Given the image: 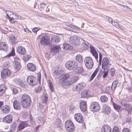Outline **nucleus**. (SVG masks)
Instances as JSON below:
<instances>
[{
  "label": "nucleus",
  "mask_w": 132,
  "mask_h": 132,
  "mask_svg": "<svg viewBox=\"0 0 132 132\" xmlns=\"http://www.w3.org/2000/svg\"><path fill=\"white\" fill-rule=\"evenodd\" d=\"M21 102L22 107L26 109L30 106L32 101L30 97L28 95L24 94L21 96Z\"/></svg>",
  "instance_id": "obj_1"
},
{
  "label": "nucleus",
  "mask_w": 132,
  "mask_h": 132,
  "mask_svg": "<svg viewBox=\"0 0 132 132\" xmlns=\"http://www.w3.org/2000/svg\"><path fill=\"white\" fill-rule=\"evenodd\" d=\"M67 69L70 70H75L77 68V62L73 61H68L65 64Z\"/></svg>",
  "instance_id": "obj_2"
},
{
  "label": "nucleus",
  "mask_w": 132,
  "mask_h": 132,
  "mask_svg": "<svg viewBox=\"0 0 132 132\" xmlns=\"http://www.w3.org/2000/svg\"><path fill=\"white\" fill-rule=\"evenodd\" d=\"M50 34L49 35H46L42 38L40 43L41 44L43 45H51L52 43L50 42Z\"/></svg>",
  "instance_id": "obj_3"
},
{
  "label": "nucleus",
  "mask_w": 132,
  "mask_h": 132,
  "mask_svg": "<svg viewBox=\"0 0 132 132\" xmlns=\"http://www.w3.org/2000/svg\"><path fill=\"white\" fill-rule=\"evenodd\" d=\"M84 62L86 67L88 69H92L93 66L94 62L92 58L90 57H87L85 58Z\"/></svg>",
  "instance_id": "obj_4"
},
{
  "label": "nucleus",
  "mask_w": 132,
  "mask_h": 132,
  "mask_svg": "<svg viewBox=\"0 0 132 132\" xmlns=\"http://www.w3.org/2000/svg\"><path fill=\"white\" fill-rule=\"evenodd\" d=\"M65 127L67 130L69 132H72L74 130V125L73 122L71 120H69L66 121Z\"/></svg>",
  "instance_id": "obj_5"
},
{
  "label": "nucleus",
  "mask_w": 132,
  "mask_h": 132,
  "mask_svg": "<svg viewBox=\"0 0 132 132\" xmlns=\"http://www.w3.org/2000/svg\"><path fill=\"white\" fill-rule=\"evenodd\" d=\"M70 77V75L68 73L60 75L59 78V83L60 84H62L63 85L65 82V80L68 79Z\"/></svg>",
  "instance_id": "obj_6"
},
{
  "label": "nucleus",
  "mask_w": 132,
  "mask_h": 132,
  "mask_svg": "<svg viewBox=\"0 0 132 132\" xmlns=\"http://www.w3.org/2000/svg\"><path fill=\"white\" fill-rule=\"evenodd\" d=\"M128 103V101L125 100H122L120 102L121 105L124 107L125 109L129 111L131 110L132 108Z\"/></svg>",
  "instance_id": "obj_7"
},
{
  "label": "nucleus",
  "mask_w": 132,
  "mask_h": 132,
  "mask_svg": "<svg viewBox=\"0 0 132 132\" xmlns=\"http://www.w3.org/2000/svg\"><path fill=\"white\" fill-rule=\"evenodd\" d=\"M27 81L30 85H33L37 83L36 78L33 76H29L27 78Z\"/></svg>",
  "instance_id": "obj_8"
},
{
  "label": "nucleus",
  "mask_w": 132,
  "mask_h": 132,
  "mask_svg": "<svg viewBox=\"0 0 132 132\" xmlns=\"http://www.w3.org/2000/svg\"><path fill=\"white\" fill-rule=\"evenodd\" d=\"M14 58L15 63L14 68L15 70L16 71H18L21 68L20 63V59L19 58L17 57H15Z\"/></svg>",
  "instance_id": "obj_9"
},
{
  "label": "nucleus",
  "mask_w": 132,
  "mask_h": 132,
  "mask_svg": "<svg viewBox=\"0 0 132 132\" xmlns=\"http://www.w3.org/2000/svg\"><path fill=\"white\" fill-rule=\"evenodd\" d=\"M90 107L92 109L93 111L95 112L98 111L100 109L99 104L96 102H93L91 104Z\"/></svg>",
  "instance_id": "obj_10"
},
{
  "label": "nucleus",
  "mask_w": 132,
  "mask_h": 132,
  "mask_svg": "<svg viewBox=\"0 0 132 132\" xmlns=\"http://www.w3.org/2000/svg\"><path fill=\"white\" fill-rule=\"evenodd\" d=\"M51 38V41L52 43V42L55 43H58L60 41L61 38L58 35H53L50 34Z\"/></svg>",
  "instance_id": "obj_11"
},
{
  "label": "nucleus",
  "mask_w": 132,
  "mask_h": 132,
  "mask_svg": "<svg viewBox=\"0 0 132 132\" xmlns=\"http://www.w3.org/2000/svg\"><path fill=\"white\" fill-rule=\"evenodd\" d=\"M75 119L78 122L81 123L84 121L83 118L82 114L80 113H76L75 115Z\"/></svg>",
  "instance_id": "obj_12"
},
{
  "label": "nucleus",
  "mask_w": 132,
  "mask_h": 132,
  "mask_svg": "<svg viewBox=\"0 0 132 132\" xmlns=\"http://www.w3.org/2000/svg\"><path fill=\"white\" fill-rule=\"evenodd\" d=\"M11 73L10 70L7 68L4 69L1 72V76L2 77L4 78L9 76Z\"/></svg>",
  "instance_id": "obj_13"
},
{
  "label": "nucleus",
  "mask_w": 132,
  "mask_h": 132,
  "mask_svg": "<svg viewBox=\"0 0 132 132\" xmlns=\"http://www.w3.org/2000/svg\"><path fill=\"white\" fill-rule=\"evenodd\" d=\"M81 97L83 98H87L88 97H91L92 95L90 91L86 90L83 91L81 94Z\"/></svg>",
  "instance_id": "obj_14"
},
{
  "label": "nucleus",
  "mask_w": 132,
  "mask_h": 132,
  "mask_svg": "<svg viewBox=\"0 0 132 132\" xmlns=\"http://www.w3.org/2000/svg\"><path fill=\"white\" fill-rule=\"evenodd\" d=\"M17 52L20 54L24 55L26 53V51L24 48L21 46L16 47Z\"/></svg>",
  "instance_id": "obj_15"
},
{
  "label": "nucleus",
  "mask_w": 132,
  "mask_h": 132,
  "mask_svg": "<svg viewBox=\"0 0 132 132\" xmlns=\"http://www.w3.org/2000/svg\"><path fill=\"white\" fill-rule=\"evenodd\" d=\"M60 49V47L59 45L52 46L51 48V52L54 53H56L59 52Z\"/></svg>",
  "instance_id": "obj_16"
},
{
  "label": "nucleus",
  "mask_w": 132,
  "mask_h": 132,
  "mask_svg": "<svg viewBox=\"0 0 132 132\" xmlns=\"http://www.w3.org/2000/svg\"><path fill=\"white\" fill-rule=\"evenodd\" d=\"M28 124L27 121H23L21 122L18 127V129L19 130H22L24 128L28 126Z\"/></svg>",
  "instance_id": "obj_17"
},
{
  "label": "nucleus",
  "mask_w": 132,
  "mask_h": 132,
  "mask_svg": "<svg viewBox=\"0 0 132 132\" xmlns=\"http://www.w3.org/2000/svg\"><path fill=\"white\" fill-rule=\"evenodd\" d=\"M1 110L3 113H8L10 111V107L9 105H6L4 106Z\"/></svg>",
  "instance_id": "obj_18"
},
{
  "label": "nucleus",
  "mask_w": 132,
  "mask_h": 132,
  "mask_svg": "<svg viewBox=\"0 0 132 132\" xmlns=\"http://www.w3.org/2000/svg\"><path fill=\"white\" fill-rule=\"evenodd\" d=\"M13 107L16 110H19L21 108V105L20 101L17 100L14 101L13 102Z\"/></svg>",
  "instance_id": "obj_19"
},
{
  "label": "nucleus",
  "mask_w": 132,
  "mask_h": 132,
  "mask_svg": "<svg viewBox=\"0 0 132 132\" xmlns=\"http://www.w3.org/2000/svg\"><path fill=\"white\" fill-rule=\"evenodd\" d=\"M101 132H111V129L108 125H105L102 128Z\"/></svg>",
  "instance_id": "obj_20"
},
{
  "label": "nucleus",
  "mask_w": 132,
  "mask_h": 132,
  "mask_svg": "<svg viewBox=\"0 0 132 132\" xmlns=\"http://www.w3.org/2000/svg\"><path fill=\"white\" fill-rule=\"evenodd\" d=\"M90 48L92 54L95 57L96 59H97L98 58V54L95 49L93 46H91L90 47Z\"/></svg>",
  "instance_id": "obj_21"
},
{
  "label": "nucleus",
  "mask_w": 132,
  "mask_h": 132,
  "mask_svg": "<svg viewBox=\"0 0 132 132\" xmlns=\"http://www.w3.org/2000/svg\"><path fill=\"white\" fill-rule=\"evenodd\" d=\"M3 122L6 123H10L12 121V117L11 115H8L3 118Z\"/></svg>",
  "instance_id": "obj_22"
},
{
  "label": "nucleus",
  "mask_w": 132,
  "mask_h": 132,
  "mask_svg": "<svg viewBox=\"0 0 132 132\" xmlns=\"http://www.w3.org/2000/svg\"><path fill=\"white\" fill-rule=\"evenodd\" d=\"M80 108L82 111L85 112L87 109L86 104V102L84 101H82L80 103Z\"/></svg>",
  "instance_id": "obj_23"
},
{
  "label": "nucleus",
  "mask_w": 132,
  "mask_h": 132,
  "mask_svg": "<svg viewBox=\"0 0 132 132\" xmlns=\"http://www.w3.org/2000/svg\"><path fill=\"white\" fill-rule=\"evenodd\" d=\"M7 45L4 42H1L0 43V50L5 51H7L8 50Z\"/></svg>",
  "instance_id": "obj_24"
},
{
  "label": "nucleus",
  "mask_w": 132,
  "mask_h": 132,
  "mask_svg": "<svg viewBox=\"0 0 132 132\" xmlns=\"http://www.w3.org/2000/svg\"><path fill=\"white\" fill-rule=\"evenodd\" d=\"M27 67L29 70L31 71H34L36 70L35 65L32 63H28L27 65Z\"/></svg>",
  "instance_id": "obj_25"
},
{
  "label": "nucleus",
  "mask_w": 132,
  "mask_h": 132,
  "mask_svg": "<svg viewBox=\"0 0 132 132\" xmlns=\"http://www.w3.org/2000/svg\"><path fill=\"white\" fill-rule=\"evenodd\" d=\"M111 89V87L110 86H108L105 87L104 89L102 88L101 90L102 93H109Z\"/></svg>",
  "instance_id": "obj_26"
},
{
  "label": "nucleus",
  "mask_w": 132,
  "mask_h": 132,
  "mask_svg": "<svg viewBox=\"0 0 132 132\" xmlns=\"http://www.w3.org/2000/svg\"><path fill=\"white\" fill-rule=\"evenodd\" d=\"M73 83L70 79L69 80L65 82L63 84V87L65 88L72 85Z\"/></svg>",
  "instance_id": "obj_27"
},
{
  "label": "nucleus",
  "mask_w": 132,
  "mask_h": 132,
  "mask_svg": "<svg viewBox=\"0 0 132 132\" xmlns=\"http://www.w3.org/2000/svg\"><path fill=\"white\" fill-rule=\"evenodd\" d=\"M6 89V87L3 84L0 85V96L3 95Z\"/></svg>",
  "instance_id": "obj_28"
},
{
  "label": "nucleus",
  "mask_w": 132,
  "mask_h": 132,
  "mask_svg": "<svg viewBox=\"0 0 132 132\" xmlns=\"http://www.w3.org/2000/svg\"><path fill=\"white\" fill-rule=\"evenodd\" d=\"M37 121L38 122L40 125H42L45 122L44 118L40 117H38Z\"/></svg>",
  "instance_id": "obj_29"
},
{
  "label": "nucleus",
  "mask_w": 132,
  "mask_h": 132,
  "mask_svg": "<svg viewBox=\"0 0 132 132\" xmlns=\"http://www.w3.org/2000/svg\"><path fill=\"white\" fill-rule=\"evenodd\" d=\"M78 36L76 35H74L73 36H71L70 38L69 42H70L73 45V44L74 43V42L76 41L75 40Z\"/></svg>",
  "instance_id": "obj_30"
},
{
  "label": "nucleus",
  "mask_w": 132,
  "mask_h": 132,
  "mask_svg": "<svg viewBox=\"0 0 132 132\" xmlns=\"http://www.w3.org/2000/svg\"><path fill=\"white\" fill-rule=\"evenodd\" d=\"M63 48L64 50H70L73 48V47L71 45L67 43H64L63 45Z\"/></svg>",
  "instance_id": "obj_31"
},
{
  "label": "nucleus",
  "mask_w": 132,
  "mask_h": 132,
  "mask_svg": "<svg viewBox=\"0 0 132 132\" xmlns=\"http://www.w3.org/2000/svg\"><path fill=\"white\" fill-rule=\"evenodd\" d=\"M103 110L104 112L106 114H109L110 113L111 111L110 108L107 105H105L104 106Z\"/></svg>",
  "instance_id": "obj_32"
},
{
  "label": "nucleus",
  "mask_w": 132,
  "mask_h": 132,
  "mask_svg": "<svg viewBox=\"0 0 132 132\" xmlns=\"http://www.w3.org/2000/svg\"><path fill=\"white\" fill-rule=\"evenodd\" d=\"M14 15V14L12 12V14H11L10 15L11 16L8 18V19H9L10 21L12 23H14L15 22V20H16L18 19L17 17V18H14L13 17Z\"/></svg>",
  "instance_id": "obj_33"
},
{
  "label": "nucleus",
  "mask_w": 132,
  "mask_h": 132,
  "mask_svg": "<svg viewBox=\"0 0 132 132\" xmlns=\"http://www.w3.org/2000/svg\"><path fill=\"white\" fill-rule=\"evenodd\" d=\"M99 70V68H97L95 71L94 72L92 73V75L90 77V79L91 80H92L96 75L97 74Z\"/></svg>",
  "instance_id": "obj_34"
},
{
  "label": "nucleus",
  "mask_w": 132,
  "mask_h": 132,
  "mask_svg": "<svg viewBox=\"0 0 132 132\" xmlns=\"http://www.w3.org/2000/svg\"><path fill=\"white\" fill-rule=\"evenodd\" d=\"M76 41L74 42L73 45L76 46H78L81 44L80 39L79 37H77Z\"/></svg>",
  "instance_id": "obj_35"
},
{
  "label": "nucleus",
  "mask_w": 132,
  "mask_h": 132,
  "mask_svg": "<svg viewBox=\"0 0 132 132\" xmlns=\"http://www.w3.org/2000/svg\"><path fill=\"white\" fill-rule=\"evenodd\" d=\"M112 104L114 109L117 111L119 110L121 108V106L120 105L115 103L113 102Z\"/></svg>",
  "instance_id": "obj_36"
},
{
  "label": "nucleus",
  "mask_w": 132,
  "mask_h": 132,
  "mask_svg": "<svg viewBox=\"0 0 132 132\" xmlns=\"http://www.w3.org/2000/svg\"><path fill=\"white\" fill-rule=\"evenodd\" d=\"M76 59L78 62H81L83 61L82 57L81 55H77L76 56Z\"/></svg>",
  "instance_id": "obj_37"
},
{
  "label": "nucleus",
  "mask_w": 132,
  "mask_h": 132,
  "mask_svg": "<svg viewBox=\"0 0 132 132\" xmlns=\"http://www.w3.org/2000/svg\"><path fill=\"white\" fill-rule=\"evenodd\" d=\"M100 99L103 102H106L108 101V98L105 95H103L101 96Z\"/></svg>",
  "instance_id": "obj_38"
},
{
  "label": "nucleus",
  "mask_w": 132,
  "mask_h": 132,
  "mask_svg": "<svg viewBox=\"0 0 132 132\" xmlns=\"http://www.w3.org/2000/svg\"><path fill=\"white\" fill-rule=\"evenodd\" d=\"M117 84V82L116 80L114 81L112 83V86L111 87V89L114 90L115 89Z\"/></svg>",
  "instance_id": "obj_39"
},
{
  "label": "nucleus",
  "mask_w": 132,
  "mask_h": 132,
  "mask_svg": "<svg viewBox=\"0 0 132 132\" xmlns=\"http://www.w3.org/2000/svg\"><path fill=\"white\" fill-rule=\"evenodd\" d=\"M109 65V64H102V68L104 70L108 69Z\"/></svg>",
  "instance_id": "obj_40"
},
{
  "label": "nucleus",
  "mask_w": 132,
  "mask_h": 132,
  "mask_svg": "<svg viewBox=\"0 0 132 132\" xmlns=\"http://www.w3.org/2000/svg\"><path fill=\"white\" fill-rule=\"evenodd\" d=\"M70 79L73 84L78 79V77L77 76H74L71 78Z\"/></svg>",
  "instance_id": "obj_41"
},
{
  "label": "nucleus",
  "mask_w": 132,
  "mask_h": 132,
  "mask_svg": "<svg viewBox=\"0 0 132 132\" xmlns=\"http://www.w3.org/2000/svg\"><path fill=\"white\" fill-rule=\"evenodd\" d=\"M111 19V23H112L113 26L118 28H119L120 27L119 24L117 22H115L114 21L113 22L112 19Z\"/></svg>",
  "instance_id": "obj_42"
},
{
  "label": "nucleus",
  "mask_w": 132,
  "mask_h": 132,
  "mask_svg": "<svg viewBox=\"0 0 132 132\" xmlns=\"http://www.w3.org/2000/svg\"><path fill=\"white\" fill-rule=\"evenodd\" d=\"M77 69L76 70V72L79 74L82 73L84 72V70L82 68L79 67L77 68Z\"/></svg>",
  "instance_id": "obj_43"
},
{
  "label": "nucleus",
  "mask_w": 132,
  "mask_h": 132,
  "mask_svg": "<svg viewBox=\"0 0 132 132\" xmlns=\"http://www.w3.org/2000/svg\"><path fill=\"white\" fill-rule=\"evenodd\" d=\"M102 64H109V61L107 57L104 58L103 60Z\"/></svg>",
  "instance_id": "obj_44"
},
{
  "label": "nucleus",
  "mask_w": 132,
  "mask_h": 132,
  "mask_svg": "<svg viewBox=\"0 0 132 132\" xmlns=\"http://www.w3.org/2000/svg\"><path fill=\"white\" fill-rule=\"evenodd\" d=\"M77 85L79 90L80 89H82L85 87L84 83H81L77 84Z\"/></svg>",
  "instance_id": "obj_45"
},
{
  "label": "nucleus",
  "mask_w": 132,
  "mask_h": 132,
  "mask_svg": "<svg viewBox=\"0 0 132 132\" xmlns=\"http://www.w3.org/2000/svg\"><path fill=\"white\" fill-rule=\"evenodd\" d=\"M9 39L10 40L13 44L14 43L15 41L16 40L15 36L13 35L11 36V37Z\"/></svg>",
  "instance_id": "obj_46"
},
{
  "label": "nucleus",
  "mask_w": 132,
  "mask_h": 132,
  "mask_svg": "<svg viewBox=\"0 0 132 132\" xmlns=\"http://www.w3.org/2000/svg\"><path fill=\"white\" fill-rule=\"evenodd\" d=\"M15 54L14 50L12 48V51L10 53L7 55V56L10 57L11 56H14Z\"/></svg>",
  "instance_id": "obj_47"
},
{
  "label": "nucleus",
  "mask_w": 132,
  "mask_h": 132,
  "mask_svg": "<svg viewBox=\"0 0 132 132\" xmlns=\"http://www.w3.org/2000/svg\"><path fill=\"white\" fill-rule=\"evenodd\" d=\"M65 25L70 28H75V29H77V27L75 26H74L70 24L69 23H67Z\"/></svg>",
  "instance_id": "obj_48"
},
{
  "label": "nucleus",
  "mask_w": 132,
  "mask_h": 132,
  "mask_svg": "<svg viewBox=\"0 0 132 132\" xmlns=\"http://www.w3.org/2000/svg\"><path fill=\"white\" fill-rule=\"evenodd\" d=\"M31 57L29 55H27L23 57V59L25 61H28Z\"/></svg>",
  "instance_id": "obj_49"
},
{
  "label": "nucleus",
  "mask_w": 132,
  "mask_h": 132,
  "mask_svg": "<svg viewBox=\"0 0 132 132\" xmlns=\"http://www.w3.org/2000/svg\"><path fill=\"white\" fill-rule=\"evenodd\" d=\"M13 81L17 84H20L21 82V81L19 78H14L13 79Z\"/></svg>",
  "instance_id": "obj_50"
},
{
  "label": "nucleus",
  "mask_w": 132,
  "mask_h": 132,
  "mask_svg": "<svg viewBox=\"0 0 132 132\" xmlns=\"http://www.w3.org/2000/svg\"><path fill=\"white\" fill-rule=\"evenodd\" d=\"M5 13L8 18L10 17V16H11V14H12V12L9 11H6L5 12Z\"/></svg>",
  "instance_id": "obj_51"
},
{
  "label": "nucleus",
  "mask_w": 132,
  "mask_h": 132,
  "mask_svg": "<svg viewBox=\"0 0 132 132\" xmlns=\"http://www.w3.org/2000/svg\"><path fill=\"white\" fill-rule=\"evenodd\" d=\"M49 86L50 89L51 91L52 92H53L54 91V89L52 82H49Z\"/></svg>",
  "instance_id": "obj_52"
},
{
  "label": "nucleus",
  "mask_w": 132,
  "mask_h": 132,
  "mask_svg": "<svg viewBox=\"0 0 132 132\" xmlns=\"http://www.w3.org/2000/svg\"><path fill=\"white\" fill-rule=\"evenodd\" d=\"M112 132H119V129L118 127L116 126L114 127Z\"/></svg>",
  "instance_id": "obj_53"
},
{
  "label": "nucleus",
  "mask_w": 132,
  "mask_h": 132,
  "mask_svg": "<svg viewBox=\"0 0 132 132\" xmlns=\"http://www.w3.org/2000/svg\"><path fill=\"white\" fill-rule=\"evenodd\" d=\"M115 70L114 68H112L111 69L110 71V73L111 75L113 76L115 73Z\"/></svg>",
  "instance_id": "obj_54"
},
{
  "label": "nucleus",
  "mask_w": 132,
  "mask_h": 132,
  "mask_svg": "<svg viewBox=\"0 0 132 132\" xmlns=\"http://www.w3.org/2000/svg\"><path fill=\"white\" fill-rule=\"evenodd\" d=\"M61 71L55 70L54 71V75L57 76L60 75L61 73Z\"/></svg>",
  "instance_id": "obj_55"
},
{
  "label": "nucleus",
  "mask_w": 132,
  "mask_h": 132,
  "mask_svg": "<svg viewBox=\"0 0 132 132\" xmlns=\"http://www.w3.org/2000/svg\"><path fill=\"white\" fill-rule=\"evenodd\" d=\"M82 45L83 46V49L86 50L88 48V47L86 43H83L82 44Z\"/></svg>",
  "instance_id": "obj_56"
},
{
  "label": "nucleus",
  "mask_w": 132,
  "mask_h": 132,
  "mask_svg": "<svg viewBox=\"0 0 132 132\" xmlns=\"http://www.w3.org/2000/svg\"><path fill=\"white\" fill-rule=\"evenodd\" d=\"M73 90L74 91L76 90L79 91V90L78 88V85H74L73 87Z\"/></svg>",
  "instance_id": "obj_57"
},
{
  "label": "nucleus",
  "mask_w": 132,
  "mask_h": 132,
  "mask_svg": "<svg viewBox=\"0 0 132 132\" xmlns=\"http://www.w3.org/2000/svg\"><path fill=\"white\" fill-rule=\"evenodd\" d=\"M40 29L39 28L36 27L34 28L32 30L36 34L37 31Z\"/></svg>",
  "instance_id": "obj_58"
},
{
  "label": "nucleus",
  "mask_w": 132,
  "mask_h": 132,
  "mask_svg": "<svg viewBox=\"0 0 132 132\" xmlns=\"http://www.w3.org/2000/svg\"><path fill=\"white\" fill-rule=\"evenodd\" d=\"M128 51L132 54V46H129L127 47Z\"/></svg>",
  "instance_id": "obj_59"
},
{
  "label": "nucleus",
  "mask_w": 132,
  "mask_h": 132,
  "mask_svg": "<svg viewBox=\"0 0 132 132\" xmlns=\"http://www.w3.org/2000/svg\"><path fill=\"white\" fill-rule=\"evenodd\" d=\"M103 72H104V74L103 76V78L104 79L107 76L108 72V71H105V70Z\"/></svg>",
  "instance_id": "obj_60"
},
{
  "label": "nucleus",
  "mask_w": 132,
  "mask_h": 132,
  "mask_svg": "<svg viewBox=\"0 0 132 132\" xmlns=\"http://www.w3.org/2000/svg\"><path fill=\"white\" fill-rule=\"evenodd\" d=\"M12 90L13 94H16L18 92V90L15 88H13L12 89Z\"/></svg>",
  "instance_id": "obj_61"
},
{
  "label": "nucleus",
  "mask_w": 132,
  "mask_h": 132,
  "mask_svg": "<svg viewBox=\"0 0 132 132\" xmlns=\"http://www.w3.org/2000/svg\"><path fill=\"white\" fill-rule=\"evenodd\" d=\"M48 98L47 96H45L43 100V102L46 103L48 100Z\"/></svg>",
  "instance_id": "obj_62"
},
{
  "label": "nucleus",
  "mask_w": 132,
  "mask_h": 132,
  "mask_svg": "<svg viewBox=\"0 0 132 132\" xmlns=\"http://www.w3.org/2000/svg\"><path fill=\"white\" fill-rule=\"evenodd\" d=\"M122 132H130V131L128 128H124L122 130Z\"/></svg>",
  "instance_id": "obj_63"
},
{
  "label": "nucleus",
  "mask_w": 132,
  "mask_h": 132,
  "mask_svg": "<svg viewBox=\"0 0 132 132\" xmlns=\"http://www.w3.org/2000/svg\"><path fill=\"white\" fill-rule=\"evenodd\" d=\"M4 102L3 101H0V110L2 109L3 106Z\"/></svg>",
  "instance_id": "obj_64"
}]
</instances>
